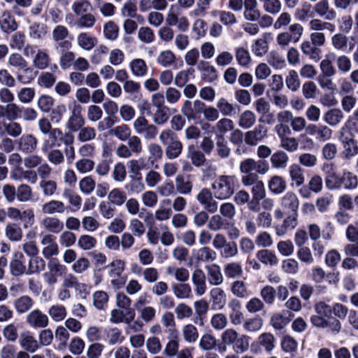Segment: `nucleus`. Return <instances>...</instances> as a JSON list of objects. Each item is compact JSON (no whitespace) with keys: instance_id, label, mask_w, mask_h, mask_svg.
Here are the masks:
<instances>
[{"instance_id":"nucleus-27","label":"nucleus","mask_w":358,"mask_h":358,"mask_svg":"<svg viewBox=\"0 0 358 358\" xmlns=\"http://www.w3.org/2000/svg\"><path fill=\"white\" fill-rule=\"evenodd\" d=\"M192 282L197 296H202L206 290V276L201 269H196L192 274Z\"/></svg>"},{"instance_id":"nucleus-64","label":"nucleus","mask_w":358,"mask_h":358,"mask_svg":"<svg viewBox=\"0 0 358 358\" xmlns=\"http://www.w3.org/2000/svg\"><path fill=\"white\" fill-rule=\"evenodd\" d=\"M262 326L263 320L260 317L247 319L243 324L244 330L248 332L258 331Z\"/></svg>"},{"instance_id":"nucleus-41","label":"nucleus","mask_w":358,"mask_h":358,"mask_svg":"<svg viewBox=\"0 0 358 358\" xmlns=\"http://www.w3.org/2000/svg\"><path fill=\"white\" fill-rule=\"evenodd\" d=\"M171 289L177 299H188L191 296L192 289L189 284L173 283L171 285Z\"/></svg>"},{"instance_id":"nucleus-60","label":"nucleus","mask_w":358,"mask_h":358,"mask_svg":"<svg viewBox=\"0 0 358 358\" xmlns=\"http://www.w3.org/2000/svg\"><path fill=\"white\" fill-rule=\"evenodd\" d=\"M34 78L35 73L33 69L28 67L27 65L24 68L20 69L17 73V80L24 85L30 83Z\"/></svg>"},{"instance_id":"nucleus-11","label":"nucleus","mask_w":358,"mask_h":358,"mask_svg":"<svg viewBox=\"0 0 358 358\" xmlns=\"http://www.w3.org/2000/svg\"><path fill=\"white\" fill-rule=\"evenodd\" d=\"M72 45L65 47L61 45L59 48L54 49L57 54L59 55V65L62 70H66L73 66L75 61L76 55L70 50Z\"/></svg>"},{"instance_id":"nucleus-17","label":"nucleus","mask_w":358,"mask_h":358,"mask_svg":"<svg viewBox=\"0 0 358 358\" xmlns=\"http://www.w3.org/2000/svg\"><path fill=\"white\" fill-rule=\"evenodd\" d=\"M19 343L24 350L30 353H34L40 348L38 341L29 331L21 334Z\"/></svg>"},{"instance_id":"nucleus-59","label":"nucleus","mask_w":358,"mask_h":358,"mask_svg":"<svg viewBox=\"0 0 358 358\" xmlns=\"http://www.w3.org/2000/svg\"><path fill=\"white\" fill-rule=\"evenodd\" d=\"M267 62L276 69H282L286 66V62L283 57L275 51L269 52L267 56Z\"/></svg>"},{"instance_id":"nucleus-8","label":"nucleus","mask_w":358,"mask_h":358,"mask_svg":"<svg viewBox=\"0 0 358 358\" xmlns=\"http://www.w3.org/2000/svg\"><path fill=\"white\" fill-rule=\"evenodd\" d=\"M71 110V115L66 123L67 129L72 131H78L85 124V119L81 115L82 107L79 104H75Z\"/></svg>"},{"instance_id":"nucleus-22","label":"nucleus","mask_w":358,"mask_h":358,"mask_svg":"<svg viewBox=\"0 0 358 358\" xmlns=\"http://www.w3.org/2000/svg\"><path fill=\"white\" fill-rule=\"evenodd\" d=\"M282 224L275 227V232L278 236H284L288 230L294 229L297 225L298 213H287Z\"/></svg>"},{"instance_id":"nucleus-43","label":"nucleus","mask_w":358,"mask_h":358,"mask_svg":"<svg viewBox=\"0 0 358 358\" xmlns=\"http://www.w3.org/2000/svg\"><path fill=\"white\" fill-rule=\"evenodd\" d=\"M343 143L342 156L343 159L349 160L358 154V144L356 140L341 141Z\"/></svg>"},{"instance_id":"nucleus-38","label":"nucleus","mask_w":358,"mask_h":358,"mask_svg":"<svg viewBox=\"0 0 358 358\" xmlns=\"http://www.w3.org/2000/svg\"><path fill=\"white\" fill-rule=\"evenodd\" d=\"M71 9L78 17L92 12L93 7L89 0H76L73 3Z\"/></svg>"},{"instance_id":"nucleus-31","label":"nucleus","mask_w":358,"mask_h":358,"mask_svg":"<svg viewBox=\"0 0 358 358\" xmlns=\"http://www.w3.org/2000/svg\"><path fill=\"white\" fill-rule=\"evenodd\" d=\"M208 280L210 285H218L222 283L223 276L220 267L217 264H212L206 266Z\"/></svg>"},{"instance_id":"nucleus-48","label":"nucleus","mask_w":358,"mask_h":358,"mask_svg":"<svg viewBox=\"0 0 358 358\" xmlns=\"http://www.w3.org/2000/svg\"><path fill=\"white\" fill-rule=\"evenodd\" d=\"M34 305L33 299L29 296H22L15 301L14 306L18 313H24Z\"/></svg>"},{"instance_id":"nucleus-21","label":"nucleus","mask_w":358,"mask_h":358,"mask_svg":"<svg viewBox=\"0 0 358 358\" xmlns=\"http://www.w3.org/2000/svg\"><path fill=\"white\" fill-rule=\"evenodd\" d=\"M289 175L291 180V186L299 187L304 183V169L299 164H293L289 166Z\"/></svg>"},{"instance_id":"nucleus-40","label":"nucleus","mask_w":358,"mask_h":358,"mask_svg":"<svg viewBox=\"0 0 358 358\" xmlns=\"http://www.w3.org/2000/svg\"><path fill=\"white\" fill-rule=\"evenodd\" d=\"M45 260L38 256L31 257L29 262V266L27 268V275H32L43 271L45 268Z\"/></svg>"},{"instance_id":"nucleus-13","label":"nucleus","mask_w":358,"mask_h":358,"mask_svg":"<svg viewBox=\"0 0 358 358\" xmlns=\"http://www.w3.org/2000/svg\"><path fill=\"white\" fill-rule=\"evenodd\" d=\"M9 267L10 274L13 276L17 277L26 274L27 271L23 254L21 252H15L13 255Z\"/></svg>"},{"instance_id":"nucleus-26","label":"nucleus","mask_w":358,"mask_h":358,"mask_svg":"<svg viewBox=\"0 0 358 358\" xmlns=\"http://www.w3.org/2000/svg\"><path fill=\"white\" fill-rule=\"evenodd\" d=\"M77 43L85 50H92L98 43L97 38L89 32H82L77 36Z\"/></svg>"},{"instance_id":"nucleus-28","label":"nucleus","mask_w":358,"mask_h":358,"mask_svg":"<svg viewBox=\"0 0 358 358\" xmlns=\"http://www.w3.org/2000/svg\"><path fill=\"white\" fill-rule=\"evenodd\" d=\"M244 17L249 21H257L260 11L257 9V0H244Z\"/></svg>"},{"instance_id":"nucleus-49","label":"nucleus","mask_w":358,"mask_h":358,"mask_svg":"<svg viewBox=\"0 0 358 358\" xmlns=\"http://www.w3.org/2000/svg\"><path fill=\"white\" fill-rule=\"evenodd\" d=\"M48 313L53 321L61 322L66 316V309L63 305L55 304L49 308Z\"/></svg>"},{"instance_id":"nucleus-36","label":"nucleus","mask_w":358,"mask_h":358,"mask_svg":"<svg viewBox=\"0 0 358 358\" xmlns=\"http://www.w3.org/2000/svg\"><path fill=\"white\" fill-rule=\"evenodd\" d=\"M215 129L216 138L224 137L228 131L234 129V122L228 118H222L217 122Z\"/></svg>"},{"instance_id":"nucleus-2","label":"nucleus","mask_w":358,"mask_h":358,"mask_svg":"<svg viewBox=\"0 0 358 358\" xmlns=\"http://www.w3.org/2000/svg\"><path fill=\"white\" fill-rule=\"evenodd\" d=\"M237 178L234 176L222 175L212 184L215 197L220 200L230 198L234 193Z\"/></svg>"},{"instance_id":"nucleus-37","label":"nucleus","mask_w":358,"mask_h":358,"mask_svg":"<svg viewBox=\"0 0 358 358\" xmlns=\"http://www.w3.org/2000/svg\"><path fill=\"white\" fill-rule=\"evenodd\" d=\"M288 161V155L282 150L275 152L271 157V165L275 169H285Z\"/></svg>"},{"instance_id":"nucleus-1","label":"nucleus","mask_w":358,"mask_h":358,"mask_svg":"<svg viewBox=\"0 0 358 358\" xmlns=\"http://www.w3.org/2000/svg\"><path fill=\"white\" fill-rule=\"evenodd\" d=\"M159 139L165 148L164 152L167 159L172 160L180 157L183 150V145L172 129L162 130Z\"/></svg>"},{"instance_id":"nucleus-15","label":"nucleus","mask_w":358,"mask_h":358,"mask_svg":"<svg viewBox=\"0 0 358 358\" xmlns=\"http://www.w3.org/2000/svg\"><path fill=\"white\" fill-rule=\"evenodd\" d=\"M280 204L285 213H298L299 201L296 194L287 192L280 199Z\"/></svg>"},{"instance_id":"nucleus-10","label":"nucleus","mask_w":358,"mask_h":358,"mask_svg":"<svg viewBox=\"0 0 358 358\" xmlns=\"http://www.w3.org/2000/svg\"><path fill=\"white\" fill-rule=\"evenodd\" d=\"M267 134V129L262 124L257 125L252 130L245 134V143L250 146H255L262 141Z\"/></svg>"},{"instance_id":"nucleus-54","label":"nucleus","mask_w":358,"mask_h":358,"mask_svg":"<svg viewBox=\"0 0 358 358\" xmlns=\"http://www.w3.org/2000/svg\"><path fill=\"white\" fill-rule=\"evenodd\" d=\"M6 237L11 241H19L22 237L21 227L15 223L8 224L5 229Z\"/></svg>"},{"instance_id":"nucleus-23","label":"nucleus","mask_w":358,"mask_h":358,"mask_svg":"<svg viewBox=\"0 0 358 358\" xmlns=\"http://www.w3.org/2000/svg\"><path fill=\"white\" fill-rule=\"evenodd\" d=\"M67 207L64 202L59 200H50L41 206V211L45 215L62 214Z\"/></svg>"},{"instance_id":"nucleus-56","label":"nucleus","mask_w":358,"mask_h":358,"mask_svg":"<svg viewBox=\"0 0 358 358\" xmlns=\"http://www.w3.org/2000/svg\"><path fill=\"white\" fill-rule=\"evenodd\" d=\"M217 258V253L208 247L200 248L196 254V259L199 262H213Z\"/></svg>"},{"instance_id":"nucleus-3","label":"nucleus","mask_w":358,"mask_h":358,"mask_svg":"<svg viewBox=\"0 0 358 358\" xmlns=\"http://www.w3.org/2000/svg\"><path fill=\"white\" fill-rule=\"evenodd\" d=\"M133 127L136 134L146 141L155 140L159 133L157 127L150 123L143 115L138 117L134 121Z\"/></svg>"},{"instance_id":"nucleus-45","label":"nucleus","mask_w":358,"mask_h":358,"mask_svg":"<svg viewBox=\"0 0 358 358\" xmlns=\"http://www.w3.org/2000/svg\"><path fill=\"white\" fill-rule=\"evenodd\" d=\"M108 199L110 203L121 206L127 200V194L123 190L119 188H114L108 193Z\"/></svg>"},{"instance_id":"nucleus-12","label":"nucleus","mask_w":358,"mask_h":358,"mask_svg":"<svg viewBox=\"0 0 358 358\" xmlns=\"http://www.w3.org/2000/svg\"><path fill=\"white\" fill-rule=\"evenodd\" d=\"M28 324L34 328H45L48 325L49 320L48 316L38 309L31 311L26 318Z\"/></svg>"},{"instance_id":"nucleus-24","label":"nucleus","mask_w":358,"mask_h":358,"mask_svg":"<svg viewBox=\"0 0 358 358\" xmlns=\"http://www.w3.org/2000/svg\"><path fill=\"white\" fill-rule=\"evenodd\" d=\"M313 9L320 17H324L327 20H333L336 17V11L329 8L327 0L320 1L315 4Z\"/></svg>"},{"instance_id":"nucleus-47","label":"nucleus","mask_w":358,"mask_h":358,"mask_svg":"<svg viewBox=\"0 0 358 358\" xmlns=\"http://www.w3.org/2000/svg\"><path fill=\"white\" fill-rule=\"evenodd\" d=\"M256 121L255 114L249 110L243 111L238 119V126L243 129H249L252 127Z\"/></svg>"},{"instance_id":"nucleus-18","label":"nucleus","mask_w":358,"mask_h":358,"mask_svg":"<svg viewBox=\"0 0 358 358\" xmlns=\"http://www.w3.org/2000/svg\"><path fill=\"white\" fill-rule=\"evenodd\" d=\"M197 69L201 73L202 79L207 83H213L218 78L216 69L208 62H199L197 64Z\"/></svg>"},{"instance_id":"nucleus-4","label":"nucleus","mask_w":358,"mask_h":358,"mask_svg":"<svg viewBox=\"0 0 358 358\" xmlns=\"http://www.w3.org/2000/svg\"><path fill=\"white\" fill-rule=\"evenodd\" d=\"M108 276L110 279V284L116 289H121L126 283V277L123 275L124 270V262L120 259H117L108 264Z\"/></svg>"},{"instance_id":"nucleus-53","label":"nucleus","mask_w":358,"mask_h":358,"mask_svg":"<svg viewBox=\"0 0 358 358\" xmlns=\"http://www.w3.org/2000/svg\"><path fill=\"white\" fill-rule=\"evenodd\" d=\"M50 63V57L47 52L42 50H38L34 60L33 65L38 69L43 70L46 69Z\"/></svg>"},{"instance_id":"nucleus-50","label":"nucleus","mask_w":358,"mask_h":358,"mask_svg":"<svg viewBox=\"0 0 358 358\" xmlns=\"http://www.w3.org/2000/svg\"><path fill=\"white\" fill-rule=\"evenodd\" d=\"M110 134L115 136L121 141H126L131 134V130L127 124H121L111 129L109 131Z\"/></svg>"},{"instance_id":"nucleus-58","label":"nucleus","mask_w":358,"mask_h":358,"mask_svg":"<svg viewBox=\"0 0 358 358\" xmlns=\"http://www.w3.org/2000/svg\"><path fill=\"white\" fill-rule=\"evenodd\" d=\"M342 187L346 189H355L358 184L357 176L350 171H344L341 176Z\"/></svg>"},{"instance_id":"nucleus-14","label":"nucleus","mask_w":358,"mask_h":358,"mask_svg":"<svg viewBox=\"0 0 358 358\" xmlns=\"http://www.w3.org/2000/svg\"><path fill=\"white\" fill-rule=\"evenodd\" d=\"M38 146L37 138L31 134L22 135L18 141V150L23 153H33Z\"/></svg>"},{"instance_id":"nucleus-29","label":"nucleus","mask_w":358,"mask_h":358,"mask_svg":"<svg viewBox=\"0 0 358 358\" xmlns=\"http://www.w3.org/2000/svg\"><path fill=\"white\" fill-rule=\"evenodd\" d=\"M105 334V341L110 345L120 344L124 341L122 331L117 327L106 329Z\"/></svg>"},{"instance_id":"nucleus-55","label":"nucleus","mask_w":358,"mask_h":358,"mask_svg":"<svg viewBox=\"0 0 358 358\" xmlns=\"http://www.w3.org/2000/svg\"><path fill=\"white\" fill-rule=\"evenodd\" d=\"M48 268L57 276H63L67 273V267L57 258H51L48 263Z\"/></svg>"},{"instance_id":"nucleus-61","label":"nucleus","mask_w":358,"mask_h":358,"mask_svg":"<svg viewBox=\"0 0 358 358\" xmlns=\"http://www.w3.org/2000/svg\"><path fill=\"white\" fill-rule=\"evenodd\" d=\"M250 338L247 335L237 336L236 341L233 345L234 351L237 354H242L246 352L250 346Z\"/></svg>"},{"instance_id":"nucleus-46","label":"nucleus","mask_w":358,"mask_h":358,"mask_svg":"<svg viewBox=\"0 0 358 358\" xmlns=\"http://www.w3.org/2000/svg\"><path fill=\"white\" fill-rule=\"evenodd\" d=\"M287 187L285 180L279 176H275L268 182V188L274 194H279L283 192Z\"/></svg>"},{"instance_id":"nucleus-32","label":"nucleus","mask_w":358,"mask_h":358,"mask_svg":"<svg viewBox=\"0 0 358 358\" xmlns=\"http://www.w3.org/2000/svg\"><path fill=\"white\" fill-rule=\"evenodd\" d=\"M187 157L191 160L192 164L196 167L203 166L206 160L204 153L196 150L194 145L188 147Z\"/></svg>"},{"instance_id":"nucleus-42","label":"nucleus","mask_w":358,"mask_h":358,"mask_svg":"<svg viewBox=\"0 0 358 358\" xmlns=\"http://www.w3.org/2000/svg\"><path fill=\"white\" fill-rule=\"evenodd\" d=\"M258 343L268 353H271L275 347V338L271 333L260 334L258 337Z\"/></svg>"},{"instance_id":"nucleus-7","label":"nucleus","mask_w":358,"mask_h":358,"mask_svg":"<svg viewBox=\"0 0 358 358\" xmlns=\"http://www.w3.org/2000/svg\"><path fill=\"white\" fill-rule=\"evenodd\" d=\"M213 193L206 187L202 188L196 195V200L204 210L210 213L217 211V202L213 199Z\"/></svg>"},{"instance_id":"nucleus-51","label":"nucleus","mask_w":358,"mask_h":358,"mask_svg":"<svg viewBox=\"0 0 358 358\" xmlns=\"http://www.w3.org/2000/svg\"><path fill=\"white\" fill-rule=\"evenodd\" d=\"M194 69L192 67L179 71L174 79V84L178 87H182L189 80L191 77H194Z\"/></svg>"},{"instance_id":"nucleus-57","label":"nucleus","mask_w":358,"mask_h":358,"mask_svg":"<svg viewBox=\"0 0 358 358\" xmlns=\"http://www.w3.org/2000/svg\"><path fill=\"white\" fill-rule=\"evenodd\" d=\"M129 66L132 73L136 76L141 77L145 76L147 73V65L142 59H135L132 60Z\"/></svg>"},{"instance_id":"nucleus-39","label":"nucleus","mask_w":358,"mask_h":358,"mask_svg":"<svg viewBox=\"0 0 358 358\" xmlns=\"http://www.w3.org/2000/svg\"><path fill=\"white\" fill-rule=\"evenodd\" d=\"M343 114L340 109L333 108L324 115V121L331 127L337 126L343 120Z\"/></svg>"},{"instance_id":"nucleus-52","label":"nucleus","mask_w":358,"mask_h":358,"mask_svg":"<svg viewBox=\"0 0 358 358\" xmlns=\"http://www.w3.org/2000/svg\"><path fill=\"white\" fill-rule=\"evenodd\" d=\"M314 15V9L312 5L306 2L298 8L295 13L296 18L300 21H305L308 18L313 17Z\"/></svg>"},{"instance_id":"nucleus-6","label":"nucleus","mask_w":358,"mask_h":358,"mask_svg":"<svg viewBox=\"0 0 358 358\" xmlns=\"http://www.w3.org/2000/svg\"><path fill=\"white\" fill-rule=\"evenodd\" d=\"M205 103L200 100H187L181 107V113L188 120H196L203 113Z\"/></svg>"},{"instance_id":"nucleus-30","label":"nucleus","mask_w":358,"mask_h":358,"mask_svg":"<svg viewBox=\"0 0 358 358\" xmlns=\"http://www.w3.org/2000/svg\"><path fill=\"white\" fill-rule=\"evenodd\" d=\"M48 33V27L43 23L34 22L29 27V35L34 40H43Z\"/></svg>"},{"instance_id":"nucleus-44","label":"nucleus","mask_w":358,"mask_h":358,"mask_svg":"<svg viewBox=\"0 0 358 358\" xmlns=\"http://www.w3.org/2000/svg\"><path fill=\"white\" fill-rule=\"evenodd\" d=\"M256 257L262 264L266 265L273 266L278 262L276 255L272 251L266 249L259 250Z\"/></svg>"},{"instance_id":"nucleus-9","label":"nucleus","mask_w":358,"mask_h":358,"mask_svg":"<svg viewBox=\"0 0 358 358\" xmlns=\"http://www.w3.org/2000/svg\"><path fill=\"white\" fill-rule=\"evenodd\" d=\"M52 40L55 42L54 49L62 47L69 46L72 45V42L68 40L69 36V31L67 27L64 25H57L52 32Z\"/></svg>"},{"instance_id":"nucleus-33","label":"nucleus","mask_w":358,"mask_h":358,"mask_svg":"<svg viewBox=\"0 0 358 358\" xmlns=\"http://www.w3.org/2000/svg\"><path fill=\"white\" fill-rule=\"evenodd\" d=\"M302 52L309 57V58L315 62L320 59L321 50L310 41H303L301 44Z\"/></svg>"},{"instance_id":"nucleus-62","label":"nucleus","mask_w":358,"mask_h":358,"mask_svg":"<svg viewBox=\"0 0 358 358\" xmlns=\"http://www.w3.org/2000/svg\"><path fill=\"white\" fill-rule=\"evenodd\" d=\"M182 335L185 341L193 343L199 338V332L195 326L188 324L182 327Z\"/></svg>"},{"instance_id":"nucleus-25","label":"nucleus","mask_w":358,"mask_h":358,"mask_svg":"<svg viewBox=\"0 0 358 358\" xmlns=\"http://www.w3.org/2000/svg\"><path fill=\"white\" fill-rule=\"evenodd\" d=\"M210 301L213 310H221L226 304V294L220 287H215L210 290Z\"/></svg>"},{"instance_id":"nucleus-5","label":"nucleus","mask_w":358,"mask_h":358,"mask_svg":"<svg viewBox=\"0 0 358 358\" xmlns=\"http://www.w3.org/2000/svg\"><path fill=\"white\" fill-rule=\"evenodd\" d=\"M358 134V110L354 112L341 129V141L355 140Z\"/></svg>"},{"instance_id":"nucleus-34","label":"nucleus","mask_w":358,"mask_h":358,"mask_svg":"<svg viewBox=\"0 0 358 358\" xmlns=\"http://www.w3.org/2000/svg\"><path fill=\"white\" fill-rule=\"evenodd\" d=\"M96 22L95 16L90 13L78 16L74 22L73 26L78 29H90L92 28Z\"/></svg>"},{"instance_id":"nucleus-19","label":"nucleus","mask_w":358,"mask_h":358,"mask_svg":"<svg viewBox=\"0 0 358 358\" xmlns=\"http://www.w3.org/2000/svg\"><path fill=\"white\" fill-rule=\"evenodd\" d=\"M175 189L176 194L189 195L193 189L192 182L183 175L178 174L175 178Z\"/></svg>"},{"instance_id":"nucleus-16","label":"nucleus","mask_w":358,"mask_h":358,"mask_svg":"<svg viewBox=\"0 0 358 358\" xmlns=\"http://www.w3.org/2000/svg\"><path fill=\"white\" fill-rule=\"evenodd\" d=\"M18 24L10 11L4 10L0 16V29L3 33L10 34L15 31Z\"/></svg>"},{"instance_id":"nucleus-20","label":"nucleus","mask_w":358,"mask_h":358,"mask_svg":"<svg viewBox=\"0 0 358 358\" xmlns=\"http://www.w3.org/2000/svg\"><path fill=\"white\" fill-rule=\"evenodd\" d=\"M42 227L49 233L59 234L64 229V223L57 217L48 216L41 222Z\"/></svg>"},{"instance_id":"nucleus-63","label":"nucleus","mask_w":358,"mask_h":358,"mask_svg":"<svg viewBox=\"0 0 358 358\" xmlns=\"http://www.w3.org/2000/svg\"><path fill=\"white\" fill-rule=\"evenodd\" d=\"M170 115L169 108L166 107L157 108L153 114V122L158 125L164 124Z\"/></svg>"},{"instance_id":"nucleus-35","label":"nucleus","mask_w":358,"mask_h":358,"mask_svg":"<svg viewBox=\"0 0 358 358\" xmlns=\"http://www.w3.org/2000/svg\"><path fill=\"white\" fill-rule=\"evenodd\" d=\"M217 108L224 116H231L239 110L238 105L230 103L226 99L221 98L217 102Z\"/></svg>"}]
</instances>
